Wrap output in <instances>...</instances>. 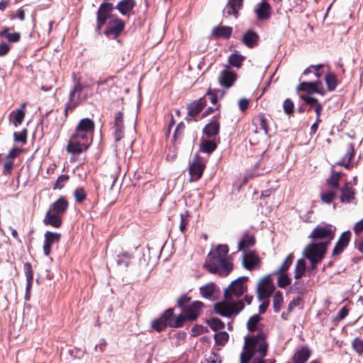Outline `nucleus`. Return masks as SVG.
<instances>
[{"label": "nucleus", "mask_w": 363, "mask_h": 363, "mask_svg": "<svg viewBox=\"0 0 363 363\" xmlns=\"http://www.w3.org/2000/svg\"><path fill=\"white\" fill-rule=\"evenodd\" d=\"M245 57L238 54L237 52L231 54L228 57V62L230 65L240 67L244 60Z\"/></svg>", "instance_id": "79ce46f5"}, {"label": "nucleus", "mask_w": 363, "mask_h": 363, "mask_svg": "<svg viewBox=\"0 0 363 363\" xmlns=\"http://www.w3.org/2000/svg\"><path fill=\"white\" fill-rule=\"evenodd\" d=\"M255 240L253 236L245 235L238 243L239 250L246 253L250 248L255 245Z\"/></svg>", "instance_id": "2f4dec72"}, {"label": "nucleus", "mask_w": 363, "mask_h": 363, "mask_svg": "<svg viewBox=\"0 0 363 363\" xmlns=\"http://www.w3.org/2000/svg\"><path fill=\"white\" fill-rule=\"evenodd\" d=\"M113 9V4L108 2L102 3L97 12V28L99 30L106 23V21L113 17L111 16V12Z\"/></svg>", "instance_id": "1a4fd4ad"}, {"label": "nucleus", "mask_w": 363, "mask_h": 363, "mask_svg": "<svg viewBox=\"0 0 363 363\" xmlns=\"http://www.w3.org/2000/svg\"><path fill=\"white\" fill-rule=\"evenodd\" d=\"M291 283V279L287 275H281L277 279V284L281 288H284L289 285Z\"/></svg>", "instance_id": "bf43d9fd"}, {"label": "nucleus", "mask_w": 363, "mask_h": 363, "mask_svg": "<svg viewBox=\"0 0 363 363\" xmlns=\"http://www.w3.org/2000/svg\"><path fill=\"white\" fill-rule=\"evenodd\" d=\"M353 153H354L353 146L352 145V144L350 143L347 145V152H346L345 157H343L337 162V164L344 166L346 168L349 169L350 167V160L353 157Z\"/></svg>", "instance_id": "c9c22d12"}, {"label": "nucleus", "mask_w": 363, "mask_h": 363, "mask_svg": "<svg viewBox=\"0 0 363 363\" xmlns=\"http://www.w3.org/2000/svg\"><path fill=\"white\" fill-rule=\"evenodd\" d=\"M25 117V111L23 109H18L13 111L10 114V118L12 120L13 124L15 127L21 125Z\"/></svg>", "instance_id": "e433bc0d"}, {"label": "nucleus", "mask_w": 363, "mask_h": 363, "mask_svg": "<svg viewBox=\"0 0 363 363\" xmlns=\"http://www.w3.org/2000/svg\"><path fill=\"white\" fill-rule=\"evenodd\" d=\"M341 173L333 171L331 175L328 179H327V183L330 186V188L334 190H337L339 189V181L340 179Z\"/></svg>", "instance_id": "58836bf2"}, {"label": "nucleus", "mask_w": 363, "mask_h": 363, "mask_svg": "<svg viewBox=\"0 0 363 363\" xmlns=\"http://www.w3.org/2000/svg\"><path fill=\"white\" fill-rule=\"evenodd\" d=\"M283 106L285 113L289 115L294 112V103L290 99H286L284 102Z\"/></svg>", "instance_id": "e2e57ef3"}, {"label": "nucleus", "mask_w": 363, "mask_h": 363, "mask_svg": "<svg viewBox=\"0 0 363 363\" xmlns=\"http://www.w3.org/2000/svg\"><path fill=\"white\" fill-rule=\"evenodd\" d=\"M68 179H69V177L67 175H66V174L60 175L57 178V179L54 185L53 189H62L64 187L65 184L67 182Z\"/></svg>", "instance_id": "5fc2aeb1"}, {"label": "nucleus", "mask_w": 363, "mask_h": 363, "mask_svg": "<svg viewBox=\"0 0 363 363\" xmlns=\"http://www.w3.org/2000/svg\"><path fill=\"white\" fill-rule=\"evenodd\" d=\"M267 360L264 359V357H245V355H240V363H267Z\"/></svg>", "instance_id": "8fccbe9b"}, {"label": "nucleus", "mask_w": 363, "mask_h": 363, "mask_svg": "<svg viewBox=\"0 0 363 363\" xmlns=\"http://www.w3.org/2000/svg\"><path fill=\"white\" fill-rule=\"evenodd\" d=\"M267 338V333L264 331L259 332L257 335L245 336L243 351L240 355H245V357H265L269 348Z\"/></svg>", "instance_id": "20e7f679"}, {"label": "nucleus", "mask_w": 363, "mask_h": 363, "mask_svg": "<svg viewBox=\"0 0 363 363\" xmlns=\"http://www.w3.org/2000/svg\"><path fill=\"white\" fill-rule=\"evenodd\" d=\"M43 223L46 225H50L53 228H58L62 225V216L55 214L48 211L46 212L43 219Z\"/></svg>", "instance_id": "aec40b11"}, {"label": "nucleus", "mask_w": 363, "mask_h": 363, "mask_svg": "<svg viewBox=\"0 0 363 363\" xmlns=\"http://www.w3.org/2000/svg\"><path fill=\"white\" fill-rule=\"evenodd\" d=\"M209 327L214 331H217L225 328V324L219 318H211L207 320Z\"/></svg>", "instance_id": "a18cd8bd"}, {"label": "nucleus", "mask_w": 363, "mask_h": 363, "mask_svg": "<svg viewBox=\"0 0 363 363\" xmlns=\"http://www.w3.org/2000/svg\"><path fill=\"white\" fill-rule=\"evenodd\" d=\"M125 28L123 21L118 17H114L108 21V28L106 30L105 34L108 37L116 38Z\"/></svg>", "instance_id": "9d476101"}, {"label": "nucleus", "mask_w": 363, "mask_h": 363, "mask_svg": "<svg viewBox=\"0 0 363 363\" xmlns=\"http://www.w3.org/2000/svg\"><path fill=\"white\" fill-rule=\"evenodd\" d=\"M327 248L325 244H320L318 242H312L305 247L303 255L311 262V269H314L316 264L322 261Z\"/></svg>", "instance_id": "39448f33"}, {"label": "nucleus", "mask_w": 363, "mask_h": 363, "mask_svg": "<svg viewBox=\"0 0 363 363\" xmlns=\"http://www.w3.org/2000/svg\"><path fill=\"white\" fill-rule=\"evenodd\" d=\"M173 315H174L173 310L169 308V309L166 310L161 317L162 318H164V320H165V322L167 323V325H170V321H171Z\"/></svg>", "instance_id": "338daca9"}, {"label": "nucleus", "mask_w": 363, "mask_h": 363, "mask_svg": "<svg viewBox=\"0 0 363 363\" xmlns=\"http://www.w3.org/2000/svg\"><path fill=\"white\" fill-rule=\"evenodd\" d=\"M24 269L27 280L26 290L30 291L33 280L32 266L30 263H26L24 265Z\"/></svg>", "instance_id": "c03bdc74"}, {"label": "nucleus", "mask_w": 363, "mask_h": 363, "mask_svg": "<svg viewBox=\"0 0 363 363\" xmlns=\"http://www.w3.org/2000/svg\"><path fill=\"white\" fill-rule=\"evenodd\" d=\"M284 303V298L281 291H277L273 297V308L276 313L280 311Z\"/></svg>", "instance_id": "a19ab883"}, {"label": "nucleus", "mask_w": 363, "mask_h": 363, "mask_svg": "<svg viewBox=\"0 0 363 363\" xmlns=\"http://www.w3.org/2000/svg\"><path fill=\"white\" fill-rule=\"evenodd\" d=\"M217 147V143L215 140H202L201 142L200 150L202 152L211 154Z\"/></svg>", "instance_id": "473e14b6"}, {"label": "nucleus", "mask_w": 363, "mask_h": 363, "mask_svg": "<svg viewBox=\"0 0 363 363\" xmlns=\"http://www.w3.org/2000/svg\"><path fill=\"white\" fill-rule=\"evenodd\" d=\"M351 233L347 230L342 233L339 238L333 251V256L340 255L345 248L348 245L350 240Z\"/></svg>", "instance_id": "4468645a"}, {"label": "nucleus", "mask_w": 363, "mask_h": 363, "mask_svg": "<svg viewBox=\"0 0 363 363\" xmlns=\"http://www.w3.org/2000/svg\"><path fill=\"white\" fill-rule=\"evenodd\" d=\"M323 67V65L319 64L317 65H311L308 68H306L303 72V75H307L311 72H313L314 75L316 78H319L321 76V73L320 72V69Z\"/></svg>", "instance_id": "3c124183"}, {"label": "nucleus", "mask_w": 363, "mask_h": 363, "mask_svg": "<svg viewBox=\"0 0 363 363\" xmlns=\"http://www.w3.org/2000/svg\"><path fill=\"white\" fill-rule=\"evenodd\" d=\"M13 167V161L10 159L6 158L3 162V174L7 175L11 173Z\"/></svg>", "instance_id": "4d7b16f0"}, {"label": "nucleus", "mask_w": 363, "mask_h": 363, "mask_svg": "<svg viewBox=\"0 0 363 363\" xmlns=\"http://www.w3.org/2000/svg\"><path fill=\"white\" fill-rule=\"evenodd\" d=\"M294 259V255L292 254H290L287 256V257L285 259L283 264L280 266V267L274 272V274H278L283 273L289 268L290 265L291 264Z\"/></svg>", "instance_id": "de8ad7c7"}, {"label": "nucleus", "mask_w": 363, "mask_h": 363, "mask_svg": "<svg viewBox=\"0 0 363 363\" xmlns=\"http://www.w3.org/2000/svg\"><path fill=\"white\" fill-rule=\"evenodd\" d=\"M243 0H228V4L223 9V16L227 18L231 15H234L237 18L239 10L242 6Z\"/></svg>", "instance_id": "2eb2a0df"}, {"label": "nucleus", "mask_w": 363, "mask_h": 363, "mask_svg": "<svg viewBox=\"0 0 363 363\" xmlns=\"http://www.w3.org/2000/svg\"><path fill=\"white\" fill-rule=\"evenodd\" d=\"M219 357L214 352H212L209 357L202 363H220Z\"/></svg>", "instance_id": "774afa93"}, {"label": "nucleus", "mask_w": 363, "mask_h": 363, "mask_svg": "<svg viewBox=\"0 0 363 363\" xmlns=\"http://www.w3.org/2000/svg\"><path fill=\"white\" fill-rule=\"evenodd\" d=\"M205 104L202 101V99H200L198 101H195L190 104L188 108V116L189 117H195L200 113V112L203 110Z\"/></svg>", "instance_id": "c756f323"}, {"label": "nucleus", "mask_w": 363, "mask_h": 363, "mask_svg": "<svg viewBox=\"0 0 363 363\" xmlns=\"http://www.w3.org/2000/svg\"><path fill=\"white\" fill-rule=\"evenodd\" d=\"M248 277L242 276L231 282L224 291L225 301L216 303L214 311L221 316L230 318L237 315L245 307L243 301H235L233 298L240 297L247 290L246 284Z\"/></svg>", "instance_id": "f257e3e1"}, {"label": "nucleus", "mask_w": 363, "mask_h": 363, "mask_svg": "<svg viewBox=\"0 0 363 363\" xmlns=\"http://www.w3.org/2000/svg\"><path fill=\"white\" fill-rule=\"evenodd\" d=\"M236 74L230 69L229 66H225L218 77V81L222 86L230 88L236 80Z\"/></svg>", "instance_id": "ddd939ff"}, {"label": "nucleus", "mask_w": 363, "mask_h": 363, "mask_svg": "<svg viewBox=\"0 0 363 363\" xmlns=\"http://www.w3.org/2000/svg\"><path fill=\"white\" fill-rule=\"evenodd\" d=\"M274 291V285L269 276L262 278L257 286V297L259 300L269 298Z\"/></svg>", "instance_id": "6e6552de"}, {"label": "nucleus", "mask_w": 363, "mask_h": 363, "mask_svg": "<svg viewBox=\"0 0 363 363\" xmlns=\"http://www.w3.org/2000/svg\"><path fill=\"white\" fill-rule=\"evenodd\" d=\"M354 350L359 354L363 352V340L360 338H355L352 342Z\"/></svg>", "instance_id": "052dcab7"}, {"label": "nucleus", "mask_w": 363, "mask_h": 363, "mask_svg": "<svg viewBox=\"0 0 363 363\" xmlns=\"http://www.w3.org/2000/svg\"><path fill=\"white\" fill-rule=\"evenodd\" d=\"M258 39V35L255 32L249 30L243 35L242 41L246 46L252 48L257 45Z\"/></svg>", "instance_id": "cd10ccee"}, {"label": "nucleus", "mask_w": 363, "mask_h": 363, "mask_svg": "<svg viewBox=\"0 0 363 363\" xmlns=\"http://www.w3.org/2000/svg\"><path fill=\"white\" fill-rule=\"evenodd\" d=\"M189 215L188 212L181 213L180 215L181 220L179 224V230L182 233H184L186 231V225L189 223Z\"/></svg>", "instance_id": "864d4df0"}, {"label": "nucleus", "mask_w": 363, "mask_h": 363, "mask_svg": "<svg viewBox=\"0 0 363 363\" xmlns=\"http://www.w3.org/2000/svg\"><path fill=\"white\" fill-rule=\"evenodd\" d=\"M45 240L43 243V253L46 256H49L51 252V247L53 244L58 242L61 238V234L46 231L44 235Z\"/></svg>", "instance_id": "f8f14e48"}, {"label": "nucleus", "mask_w": 363, "mask_h": 363, "mask_svg": "<svg viewBox=\"0 0 363 363\" xmlns=\"http://www.w3.org/2000/svg\"><path fill=\"white\" fill-rule=\"evenodd\" d=\"M135 6V0H121L120 1L116 9L123 15H128Z\"/></svg>", "instance_id": "393cba45"}, {"label": "nucleus", "mask_w": 363, "mask_h": 363, "mask_svg": "<svg viewBox=\"0 0 363 363\" xmlns=\"http://www.w3.org/2000/svg\"><path fill=\"white\" fill-rule=\"evenodd\" d=\"M340 201L342 203H350L354 199V192L350 182H346L340 189Z\"/></svg>", "instance_id": "4be33fe9"}, {"label": "nucleus", "mask_w": 363, "mask_h": 363, "mask_svg": "<svg viewBox=\"0 0 363 363\" xmlns=\"http://www.w3.org/2000/svg\"><path fill=\"white\" fill-rule=\"evenodd\" d=\"M228 247L226 245H218L208 255V259L203 267L212 274L227 276L233 269V264L228 256Z\"/></svg>", "instance_id": "7ed1b4c3"}, {"label": "nucleus", "mask_w": 363, "mask_h": 363, "mask_svg": "<svg viewBox=\"0 0 363 363\" xmlns=\"http://www.w3.org/2000/svg\"><path fill=\"white\" fill-rule=\"evenodd\" d=\"M134 257L133 254L128 252H123L117 255L116 262L118 265L128 267L130 260Z\"/></svg>", "instance_id": "f704fd0d"}, {"label": "nucleus", "mask_w": 363, "mask_h": 363, "mask_svg": "<svg viewBox=\"0 0 363 363\" xmlns=\"http://www.w3.org/2000/svg\"><path fill=\"white\" fill-rule=\"evenodd\" d=\"M84 89V86L77 81L74 83L73 88L70 90L69 94V100L66 103L65 113L67 116L69 111H72L82 101L81 97L82 92Z\"/></svg>", "instance_id": "0eeeda50"}, {"label": "nucleus", "mask_w": 363, "mask_h": 363, "mask_svg": "<svg viewBox=\"0 0 363 363\" xmlns=\"http://www.w3.org/2000/svg\"><path fill=\"white\" fill-rule=\"evenodd\" d=\"M214 339L217 345H224L229 339V335L225 331L217 333L214 335Z\"/></svg>", "instance_id": "09e8293b"}, {"label": "nucleus", "mask_w": 363, "mask_h": 363, "mask_svg": "<svg viewBox=\"0 0 363 363\" xmlns=\"http://www.w3.org/2000/svg\"><path fill=\"white\" fill-rule=\"evenodd\" d=\"M325 81L327 86V89L329 91H334L337 84H339V81L337 78V76L333 72H328L325 76Z\"/></svg>", "instance_id": "72a5a7b5"}, {"label": "nucleus", "mask_w": 363, "mask_h": 363, "mask_svg": "<svg viewBox=\"0 0 363 363\" xmlns=\"http://www.w3.org/2000/svg\"><path fill=\"white\" fill-rule=\"evenodd\" d=\"M204 167V164L201 162H193L189 167V173L191 179L194 181L199 179L203 174Z\"/></svg>", "instance_id": "5701e85b"}, {"label": "nucleus", "mask_w": 363, "mask_h": 363, "mask_svg": "<svg viewBox=\"0 0 363 363\" xmlns=\"http://www.w3.org/2000/svg\"><path fill=\"white\" fill-rule=\"evenodd\" d=\"M186 320H189L186 314H181L177 317L174 326L176 328L182 327Z\"/></svg>", "instance_id": "69168bd1"}, {"label": "nucleus", "mask_w": 363, "mask_h": 363, "mask_svg": "<svg viewBox=\"0 0 363 363\" xmlns=\"http://www.w3.org/2000/svg\"><path fill=\"white\" fill-rule=\"evenodd\" d=\"M14 140L16 142L26 143L27 138V130L23 129L21 132H16L13 134Z\"/></svg>", "instance_id": "6e6d98bb"}, {"label": "nucleus", "mask_w": 363, "mask_h": 363, "mask_svg": "<svg viewBox=\"0 0 363 363\" xmlns=\"http://www.w3.org/2000/svg\"><path fill=\"white\" fill-rule=\"evenodd\" d=\"M259 259L254 252L245 253L242 257V264L245 268L252 270L258 267Z\"/></svg>", "instance_id": "412c9836"}, {"label": "nucleus", "mask_w": 363, "mask_h": 363, "mask_svg": "<svg viewBox=\"0 0 363 363\" xmlns=\"http://www.w3.org/2000/svg\"><path fill=\"white\" fill-rule=\"evenodd\" d=\"M335 190L330 189L320 194V199L325 203H331L336 197Z\"/></svg>", "instance_id": "37998d69"}, {"label": "nucleus", "mask_w": 363, "mask_h": 363, "mask_svg": "<svg viewBox=\"0 0 363 363\" xmlns=\"http://www.w3.org/2000/svg\"><path fill=\"white\" fill-rule=\"evenodd\" d=\"M306 269V263L303 259H300L297 261L295 272H294V278L296 279H299L303 276L305 275Z\"/></svg>", "instance_id": "4c0bfd02"}, {"label": "nucleus", "mask_w": 363, "mask_h": 363, "mask_svg": "<svg viewBox=\"0 0 363 363\" xmlns=\"http://www.w3.org/2000/svg\"><path fill=\"white\" fill-rule=\"evenodd\" d=\"M311 351L308 347H303L294 355V363H305L310 357Z\"/></svg>", "instance_id": "bb28decb"}, {"label": "nucleus", "mask_w": 363, "mask_h": 363, "mask_svg": "<svg viewBox=\"0 0 363 363\" xmlns=\"http://www.w3.org/2000/svg\"><path fill=\"white\" fill-rule=\"evenodd\" d=\"M114 138L118 142L123 137V125L114 126Z\"/></svg>", "instance_id": "0e129e2a"}, {"label": "nucleus", "mask_w": 363, "mask_h": 363, "mask_svg": "<svg viewBox=\"0 0 363 363\" xmlns=\"http://www.w3.org/2000/svg\"><path fill=\"white\" fill-rule=\"evenodd\" d=\"M151 325L156 331L161 332L167 328V324L164 318L160 317V318L153 320L151 323Z\"/></svg>", "instance_id": "49530a36"}, {"label": "nucleus", "mask_w": 363, "mask_h": 363, "mask_svg": "<svg viewBox=\"0 0 363 363\" xmlns=\"http://www.w3.org/2000/svg\"><path fill=\"white\" fill-rule=\"evenodd\" d=\"M257 18L259 21H264L271 16V6L269 3L264 1L259 4L255 9Z\"/></svg>", "instance_id": "a211bd4d"}, {"label": "nucleus", "mask_w": 363, "mask_h": 363, "mask_svg": "<svg viewBox=\"0 0 363 363\" xmlns=\"http://www.w3.org/2000/svg\"><path fill=\"white\" fill-rule=\"evenodd\" d=\"M252 125L255 126V133H261L267 135L268 134V128L267 121L264 115H258L253 119Z\"/></svg>", "instance_id": "b1692460"}, {"label": "nucleus", "mask_w": 363, "mask_h": 363, "mask_svg": "<svg viewBox=\"0 0 363 363\" xmlns=\"http://www.w3.org/2000/svg\"><path fill=\"white\" fill-rule=\"evenodd\" d=\"M74 197L78 203L84 201L86 198V194L82 188H77L74 191Z\"/></svg>", "instance_id": "603ef678"}, {"label": "nucleus", "mask_w": 363, "mask_h": 363, "mask_svg": "<svg viewBox=\"0 0 363 363\" xmlns=\"http://www.w3.org/2000/svg\"><path fill=\"white\" fill-rule=\"evenodd\" d=\"M301 99L308 105H310L311 107H315L316 104H320L318 99L311 96L310 95H303L301 96Z\"/></svg>", "instance_id": "680f3d73"}, {"label": "nucleus", "mask_w": 363, "mask_h": 363, "mask_svg": "<svg viewBox=\"0 0 363 363\" xmlns=\"http://www.w3.org/2000/svg\"><path fill=\"white\" fill-rule=\"evenodd\" d=\"M203 306V303L201 301H196L193 302L184 311V313L187 316V319L189 320H196L201 313Z\"/></svg>", "instance_id": "dca6fc26"}, {"label": "nucleus", "mask_w": 363, "mask_h": 363, "mask_svg": "<svg viewBox=\"0 0 363 363\" xmlns=\"http://www.w3.org/2000/svg\"><path fill=\"white\" fill-rule=\"evenodd\" d=\"M94 130V123L91 119H82L69 140L67 151L73 155H79L86 150L91 143Z\"/></svg>", "instance_id": "f03ea898"}, {"label": "nucleus", "mask_w": 363, "mask_h": 363, "mask_svg": "<svg viewBox=\"0 0 363 363\" xmlns=\"http://www.w3.org/2000/svg\"><path fill=\"white\" fill-rule=\"evenodd\" d=\"M233 28L230 26H218L212 30V35L216 37L229 38L232 34Z\"/></svg>", "instance_id": "7c9ffc66"}, {"label": "nucleus", "mask_w": 363, "mask_h": 363, "mask_svg": "<svg viewBox=\"0 0 363 363\" xmlns=\"http://www.w3.org/2000/svg\"><path fill=\"white\" fill-rule=\"evenodd\" d=\"M323 84L320 81L317 80L313 82H303L297 86V91H304L308 94L313 93L324 94Z\"/></svg>", "instance_id": "9b49d317"}, {"label": "nucleus", "mask_w": 363, "mask_h": 363, "mask_svg": "<svg viewBox=\"0 0 363 363\" xmlns=\"http://www.w3.org/2000/svg\"><path fill=\"white\" fill-rule=\"evenodd\" d=\"M112 82H113V77H108V78H107L106 79L98 81L96 82V84H97V87L96 89V92L99 93V94L102 95L103 92H104V90L103 89H100V86H104V85L109 86L110 83Z\"/></svg>", "instance_id": "13d9d810"}, {"label": "nucleus", "mask_w": 363, "mask_h": 363, "mask_svg": "<svg viewBox=\"0 0 363 363\" xmlns=\"http://www.w3.org/2000/svg\"><path fill=\"white\" fill-rule=\"evenodd\" d=\"M260 319V316L257 314L251 316L247 323V330L250 332H255L258 330L259 322Z\"/></svg>", "instance_id": "ea45409f"}, {"label": "nucleus", "mask_w": 363, "mask_h": 363, "mask_svg": "<svg viewBox=\"0 0 363 363\" xmlns=\"http://www.w3.org/2000/svg\"><path fill=\"white\" fill-rule=\"evenodd\" d=\"M219 129V122L216 120H213V121L206 125V126L203 129V133L208 138H212L216 136L218 133Z\"/></svg>", "instance_id": "c85d7f7f"}, {"label": "nucleus", "mask_w": 363, "mask_h": 363, "mask_svg": "<svg viewBox=\"0 0 363 363\" xmlns=\"http://www.w3.org/2000/svg\"><path fill=\"white\" fill-rule=\"evenodd\" d=\"M68 205L67 199L64 196H61L50 206L48 211L62 216L66 212Z\"/></svg>", "instance_id": "f3484780"}, {"label": "nucleus", "mask_w": 363, "mask_h": 363, "mask_svg": "<svg viewBox=\"0 0 363 363\" xmlns=\"http://www.w3.org/2000/svg\"><path fill=\"white\" fill-rule=\"evenodd\" d=\"M199 291L203 298L213 300L216 293L219 291L218 287L213 282L208 283L199 288Z\"/></svg>", "instance_id": "6ab92c4d"}, {"label": "nucleus", "mask_w": 363, "mask_h": 363, "mask_svg": "<svg viewBox=\"0 0 363 363\" xmlns=\"http://www.w3.org/2000/svg\"><path fill=\"white\" fill-rule=\"evenodd\" d=\"M335 228L332 225L323 224L316 226L309 235L313 242L325 244L328 247L335 236Z\"/></svg>", "instance_id": "423d86ee"}, {"label": "nucleus", "mask_w": 363, "mask_h": 363, "mask_svg": "<svg viewBox=\"0 0 363 363\" xmlns=\"http://www.w3.org/2000/svg\"><path fill=\"white\" fill-rule=\"evenodd\" d=\"M10 27H4L0 31V37L6 38L10 43H18L21 39V33L13 32Z\"/></svg>", "instance_id": "a878e982"}]
</instances>
